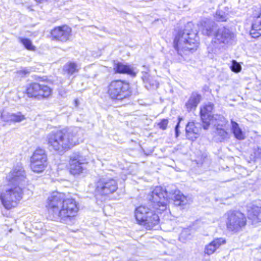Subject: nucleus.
Listing matches in <instances>:
<instances>
[{"instance_id":"obj_21","label":"nucleus","mask_w":261,"mask_h":261,"mask_svg":"<svg viewBox=\"0 0 261 261\" xmlns=\"http://www.w3.org/2000/svg\"><path fill=\"white\" fill-rule=\"evenodd\" d=\"M81 69V66L74 62H68L63 67L64 72L69 75L77 73Z\"/></svg>"},{"instance_id":"obj_30","label":"nucleus","mask_w":261,"mask_h":261,"mask_svg":"<svg viewBox=\"0 0 261 261\" xmlns=\"http://www.w3.org/2000/svg\"><path fill=\"white\" fill-rule=\"evenodd\" d=\"M215 17L216 19L219 21H224L226 20V16L221 11H217Z\"/></svg>"},{"instance_id":"obj_14","label":"nucleus","mask_w":261,"mask_h":261,"mask_svg":"<svg viewBox=\"0 0 261 261\" xmlns=\"http://www.w3.org/2000/svg\"><path fill=\"white\" fill-rule=\"evenodd\" d=\"M213 109V105L211 102H208L201 108V118L203 123V127L204 129H208L209 125L215 121L216 117L218 116V115H212Z\"/></svg>"},{"instance_id":"obj_26","label":"nucleus","mask_w":261,"mask_h":261,"mask_svg":"<svg viewBox=\"0 0 261 261\" xmlns=\"http://www.w3.org/2000/svg\"><path fill=\"white\" fill-rule=\"evenodd\" d=\"M18 40L27 49L31 51H35L36 50V47L33 45L31 40L30 39L25 38L19 37Z\"/></svg>"},{"instance_id":"obj_1","label":"nucleus","mask_w":261,"mask_h":261,"mask_svg":"<svg viewBox=\"0 0 261 261\" xmlns=\"http://www.w3.org/2000/svg\"><path fill=\"white\" fill-rule=\"evenodd\" d=\"M5 182L0 191V200L3 206L9 210L16 206L23 197L27 184L23 167L21 165L13 167L6 175Z\"/></svg>"},{"instance_id":"obj_12","label":"nucleus","mask_w":261,"mask_h":261,"mask_svg":"<svg viewBox=\"0 0 261 261\" xmlns=\"http://www.w3.org/2000/svg\"><path fill=\"white\" fill-rule=\"evenodd\" d=\"M162 188L167 193V195L165 196L167 197V201H168V198H171L174 201V204L178 206L189 204L192 201L189 197L184 195L179 190L175 188L169 191H167L163 187Z\"/></svg>"},{"instance_id":"obj_11","label":"nucleus","mask_w":261,"mask_h":261,"mask_svg":"<svg viewBox=\"0 0 261 261\" xmlns=\"http://www.w3.org/2000/svg\"><path fill=\"white\" fill-rule=\"evenodd\" d=\"M227 123V120L222 116H217L214 124L216 126L214 138L217 141L222 142L229 139L228 133L223 128Z\"/></svg>"},{"instance_id":"obj_4","label":"nucleus","mask_w":261,"mask_h":261,"mask_svg":"<svg viewBox=\"0 0 261 261\" xmlns=\"http://www.w3.org/2000/svg\"><path fill=\"white\" fill-rule=\"evenodd\" d=\"M81 133L77 127L55 130L47 134L46 140L51 149L63 153L79 144Z\"/></svg>"},{"instance_id":"obj_15","label":"nucleus","mask_w":261,"mask_h":261,"mask_svg":"<svg viewBox=\"0 0 261 261\" xmlns=\"http://www.w3.org/2000/svg\"><path fill=\"white\" fill-rule=\"evenodd\" d=\"M71 33V29L67 25H63L55 28L51 34L53 38L61 42H66L69 40Z\"/></svg>"},{"instance_id":"obj_5","label":"nucleus","mask_w":261,"mask_h":261,"mask_svg":"<svg viewBox=\"0 0 261 261\" xmlns=\"http://www.w3.org/2000/svg\"><path fill=\"white\" fill-rule=\"evenodd\" d=\"M199 45L196 34L185 30L179 31L173 41V46L177 53L182 56L190 51L197 49Z\"/></svg>"},{"instance_id":"obj_31","label":"nucleus","mask_w":261,"mask_h":261,"mask_svg":"<svg viewBox=\"0 0 261 261\" xmlns=\"http://www.w3.org/2000/svg\"><path fill=\"white\" fill-rule=\"evenodd\" d=\"M168 123V120L164 119L162 120L160 123H159L158 125L160 128L165 130L167 128Z\"/></svg>"},{"instance_id":"obj_3","label":"nucleus","mask_w":261,"mask_h":261,"mask_svg":"<svg viewBox=\"0 0 261 261\" xmlns=\"http://www.w3.org/2000/svg\"><path fill=\"white\" fill-rule=\"evenodd\" d=\"M46 207L49 218L60 222L75 217L79 210L78 203L74 199L65 198L63 193L57 191L48 196Z\"/></svg>"},{"instance_id":"obj_13","label":"nucleus","mask_w":261,"mask_h":261,"mask_svg":"<svg viewBox=\"0 0 261 261\" xmlns=\"http://www.w3.org/2000/svg\"><path fill=\"white\" fill-rule=\"evenodd\" d=\"M86 163V159L80 154H73L69 161L70 172L73 175L80 174L83 171V165Z\"/></svg>"},{"instance_id":"obj_18","label":"nucleus","mask_w":261,"mask_h":261,"mask_svg":"<svg viewBox=\"0 0 261 261\" xmlns=\"http://www.w3.org/2000/svg\"><path fill=\"white\" fill-rule=\"evenodd\" d=\"M186 136L191 140H194L198 138L199 133V128L197 127L194 122H189L186 128Z\"/></svg>"},{"instance_id":"obj_35","label":"nucleus","mask_w":261,"mask_h":261,"mask_svg":"<svg viewBox=\"0 0 261 261\" xmlns=\"http://www.w3.org/2000/svg\"><path fill=\"white\" fill-rule=\"evenodd\" d=\"M74 105L75 107H77L79 105V100L77 99L74 100Z\"/></svg>"},{"instance_id":"obj_20","label":"nucleus","mask_w":261,"mask_h":261,"mask_svg":"<svg viewBox=\"0 0 261 261\" xmlns=\"http://www.w3.org/2000/svg\"><path fill=\"white\" fill-rule=\"evenodd\" d=\"M200 99L201 96L199 94L196 93H193L186 103L187 110L189 111L195 110L200 102Z\"/></svg>"},{"instance_id":"obj_22","label":"nucleus","mask_w":261,"mask_h":261,"mask_svg":"<svg viewBox=\"0 0 261 261\" xmlns=\"http://www.w3.org/2000/svg\"><path fill=\"white\" fill-rule=\"evenodd\" d=\"M40 89V84L34 83L29 85L27 89L28 96L34 97L39 100V91Z\"/></svg>"},{"instance_id":"obj_27","label":"nucleus","mask_w":261,"mask_h":261,"mask_svg":"<svg viewBox=\"0 0 261 261\" xmlns=\"http://www.w3.org/2000/svg\"><path fill=\"white\" fill-rule=\"evenodd\" d=\"M25 119V116L22 114L21 112H19L16 113H12V123H19Z\"/></svg>"},{"instance_id":"obj_17","label":"nucleus","mask_w":261,"mask_h":261,"mask_svg":"<svg viewBox=\"0 0 261 261\" xmlns=\"http://www.w3.org/2000/svg\"><path fill=\"white\" fill-rule=\"evenodd\" d=\"M260 212V207L255 205L248 206L247 210L248 218L252 221L253 224H256L260 221L259 214Z\"/></svg>"},{"instance_id":"obj_23","label":"nucleus","mask_w":261,"mask_h":261,"mask_svg":"<svg viewBox=\"0 0 261 261\" xmlns=\"http://www.w3.org/2000/svg\"><path fill=\"white\" fill-rule=\"evenodd\" d=\"M231 130L235 137L238 140H242L245 139V134L239 127V124L231 120Z\"/></svg>"},{"instance_id":"obj_8","label":"nucleus","mask_w":261,"mask_h":261,"mask_svg":"<svg viewBox=\"0 0 261 261\" xmlns=\"http://www.w3.org/2000/svg\"><path fill=\"white\" fill-rule=\"evenodd\" d=\"M47 155L45 150L37 149L31 158V170L37 173L43 172L47 165Z\"/></svg>"},{"instance_id":"obj_9","label":"nucleus","mask_w":261,"mask_h":261,"mask_svg":"<svg viewBox=\"0 0 261 261\" xmlns=\"http://www.w3.org/2000/svg\"><path fill=\"white\" fill-rule=\"evenodd\" d=\"M234 37V34L228 29L225 27L220 28L215 34L213 40L214 46L219 49L223 48L230 43Z\"/></svg>"},{"instance_id":"obj_16","label":"nucleus","mask_w":261,"mask_h":261,"mask_svg":"<svg viewBox=\"0 0 261 261\" xmlns=\"http://www.w3.org/2000/svg\"><path fill=\"white\" fill-rule=\"evenodd\" d=\"M226 243V240L223 238H217L213 240L204 248V253L207 255L213 254L222 245Z\"/></svg>"},{"instance_id":"obj_25","label":"nucleus","mask_w":261,"mask_h":261,"mask_svg":"<svg viewBox=\"0 0 261 261\" xmlns=\"http://www.w3.org/2000/svg\"><path fill=\"white\" fill-rule=\"evenodd\" d=\"M201 24L203 27L202 30V33L207 36L212 35L213 34L214 22L207 20L203 21V24L202 23Z\"/></svg>"},{"instance_id":"obj_33","label":"nucleus","mask_w":261,"mask_h":261,"mask_svg":"<svg viewBox=\"0 0 261 261\" xmlns=\"http://www.w3.org/2000/svg\"><path fill=\"white\" fill-rule=\"evenodd\" d=\"M181 119H182L180 118H178V122L175 126V130L176 137H177L179 135L178 127H179V124L180 121L181 120Z\"/></svg>"},{"instance_id":"obj_19","label":"nucleus","mask_w":261,"mask_h":261,"mask_svg":"<svg viewBox=\"0 0 261 261\" xmlns=\"http://www.w3.org/2000/svg\"><path fill=\"white\" fill-rule=\"evenodd\" d=\"M114 69L117 73H127L133 76L136 74L133 67L119 62L115 64Z\"/></svg>"},{"instance_id":"obj_29","label":"nucleus","mask_w":261,"mask_h":261,"mask_svg":"<svg viewBox=\"0 0 261 261\" xmlns=\"http://www.w3.org/2000/svg\"><path fill=\"white\" fill-rule=\"evenodd\" d=\"M242 67L240 64L236 61L233 60L231 66V69L234 72H239L241 70Z\"/></svg>"},{"instance_id":"obj_7","label":"nucleus","mask_w":261,"mask_h":261,"mask_svg":"<svg viewBox=\"0 0 261 261\" xmlns=\"http://www.w3.org/2000/svg\"><path fill=\"white\" fill-rule=\"evenodd\" d=\"M225 216L226 226L230 231H240L246 224V217L240 212L229 211L225 214Z\"/></svg>"},{"instance_id":"obj_28","label":"nucleus","mask_w":261,"mask_h":261,"mask_svg":"<svg viewBox=\"0 0 261 261\" xmlns=\"http://www.w3.org/2000/svg\"><path fill=\"white\" fill-rule=\"evenodd\" d=\"M1 118L7 123H12V113L3 111L1 114Z\"/></svg>"},{"instance_id":"obj_6","label":"nucleus","mask_w":261,"mask_h":261,"mask_svg":"<svg viewBox=\"0 0 261 261\" xmlns=\"http://www.w3.org/2000/svg\"><path fill=\"white\" fill-rule=\"evenodd\" d=\"M129 86L121 80L111 82L108 87V93L112 99L121 100L130 95Z\"/></svg>"},{"instance_id":"obj_34","label":"nucleus","mask_w":261,"mask_h":261,"mask_svg":"<svg viewBox=\"0 0 261 261\" xmlns=\"http://www.w3.org/2000/svg\"><path fill=\"white\" fill-rule=\"evenodd\" d=\"M21 72H22L24 74H28L29 73L28 71L26 69H23L20 71Z\"/></svg>"},{"instance_id":"obj_32","label":"nucleus","mask_w":261,"mask_h":261,"mask_svg":"<svg viewBox=\"0 0 261 261\" xmlns=\"http://www.w3.org/2000/svg\"><path fill=\"white\" fill-rule=\"evenodd\" d=\"M67 91L63 88H61L59 91V94L62 97H65L66 96Z\"/></svg>"},{"instance_id":"obj_2","label":"nucleus","mask_w":261,"mask_h":261,"mask_svg":"<svg viewBox=\"0 0 261 261\" xmlns=\"http://www.w3.org/2000/svg\"><path fill=\"white\" fill-rule=\"evenodd\" d=\"M166 191L162 187H156L151 192L150 200L153 203V210L144 206L137 207L135 217L138 222L146 229H151L158 225L160 216L159 214L166 210L167 205Z\"/></svg>"},{"instance_id":"obj_10","label":"nucleus","mask_w":261,"mask_h":261,"mask_svg":"<svg viewBox=\"0 0 261 261\" xmlns=\"http://www.w3.org/2000/svg\"><path fill=\"white\" fill-rule=\"evenodd\" d=\"M118 189L117 182L112 178H102L97 182L95 192L101 195H108L114 193Z\"/></svg>"},{"instance_id":"obj_24","label":"nucleus","mask_w":261,"mask_h":261,"mask_svg":"<svg viewBox=\"0 0 261 261\" xmlns=\"http://www.w3.org/2000/svg\"><path fill=\"white\" fill-rule=\"evenodd\" d=\"M52 89L47 85L40 84L39 91V100L49 97L52 94Z\"/></svg>"}]
</instances>
